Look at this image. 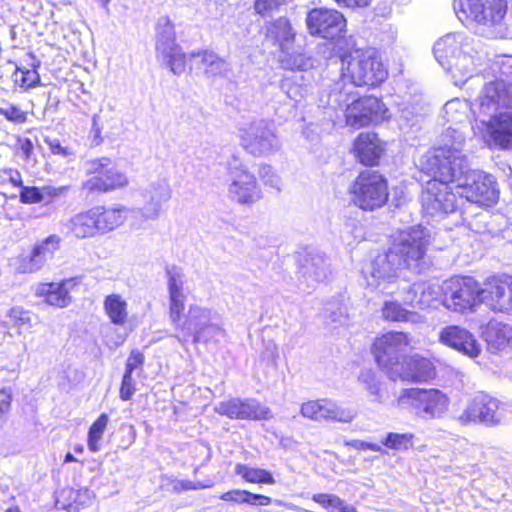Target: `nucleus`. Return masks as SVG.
Segmentation results:
<instances>
[{
	"instance_id": "obj_1",
	"label": "nucleus",
	"mask_w": 512,
	"mask_h": 512,
	"mask_svg": "<svg viewBox=\"0 0 512 512\" xmlns=\"http://www.w3.org/2000/svg\"><path fill=\"white\" fill-rule=\"evenodd\" d=\"M168 311L170 323L176 337L182 344L192 340L197 343H217L226 336L224 319L215 309L199 304L189 305L185 314L187 293L185 275L181 269L172 266L166 269Z\"/></svg>"
},
{
	"instance_id": "obj_2",
	"label": "nucleus",
	"mask_w": 512,
	"mask_h": 512,
	"mask_svg": "<svg viewBox=\"0 0 512 512\" xmlns=\"http://www.w3.org/2000/svg\"><path fill=\"white\" fill-rule=\"evenodd\" d=\"M430 239V229L422 225L392 235L389 249L376 255L362 268L367 284L373 287L392 284L403 268L421 273L428 266L426 251Z\"/></svg>"
},
{
	"instance_id": "obj_3",
	"label": "nucleus",
	"mask_w": 512,
	"mask_h": 512,
	"mask_svg": "<svg viewBox=\"0 0 512 512\" xmlns=\"http://www.w3.org/2000/svg\"><path fill=\"white\" fill-rule=\"evenodd\" d=\"M472 112L490 145L512 147V88L494 80L487 82L472 103Z\"/></svg>"
},
{
	"instance_id": "obj_4",
	"label": "nucleus",
	"mask_w": 512,
	"mask_h": 512,
	"mask_svg": "<svg viewBox=\"0 0 512 512\" xmlns=\"http://www.w3.org/2000/svg\"><path fill=\"white\" fill-rule=\"evenodd\" d=\"M437 62L451 74L456 85L466 83L475 76L487 57L479 39L465 33H449L434 44Z\"/></svg>"
},
{
	"instance_id": "obj_5",
	"label": "nucleus",
	"mask_w": 512,
	"mask_h": 512,
	"mask_svg": "<svg viewBox=\"0 0 512 512\" xmlns=\"http://www.w3.org/2000/svg\"><path fill=\"white\" fill-rule=\"evenodd\" d=\"M448 168L444 167L443 179L453 180L460 194L469 202L490 207L499 199V189L495 178L482 170L471 169L469 162L456 157Z\"/></svg>"
},
{
	"instance_id": "obj_6",
	"label": "nucleus",
	"mask_w": 512,
	"mask_h": 512,
	"mask_svg": "<svg viewBox=\"0 0 512 512\" xmlns=\"http://www.w3.org/2000/svg\"><path fill=\"white\" fill-rule=\"evenodd\" d=\"M453 8L462 23L473 20L484 26L492 38L503 39L510 35L505 22V0H454Z\"/></svg>"
},
{
	"instance_id": "obj_7",
	"label": "nucleus",
	"mask_w": 512,
	"mask_h": 512,
	"mask_svg": "<svg viewBox=\"0 0 512 512\" xmlns=\"http://www.w3.org/2000/svg\"><path fill=\"white\" fill-rule=\"evenodd\" d=\"M444 167L448 168L449 162L440 164V167L426 164L425 169L433 174V178L427 181L421 194L422 210L426 216L440 220L449 214H453L458 208V199L452 191L450 184L453 180L443 179Z\"/></svg>"
},
{
	"instance_id": "obj_8",
	"label": "nucleus",
	"mask_w": 512,
	"mask_h": 512,
	"mask_svg": "<svg viewBox=\"0 0 512 512\" xmlns=\"http://www.w3.org/2000/svg\"><path fill=\"white\" fill-rule=\"evenodd\" d=\"M342 80L348 79L354 86H377L388 75L378 53L373 49H356L341 59Z\"/></svg>"
},
{
	"instance_id": "obj_9",
	"label": "nucleus",
	"mask_w": 512,
	"mask_h": 512,
	"mask_svg": "<svg viewBox=\"0 0 512 512\" xmlns=\"http://www.w3.org/2000/svg\"><path fill=\"white\" fill-rule=\"evenodd\" d=\"M450 399L439 389H403L397 399V406L408 410L415 417L425 420L443 419L449 410Z\"/></svg>"
},
{
	"instance_id": "obj_10",
	"label": "nucleus",
	"mask_w": 512,
	"mask_h": 512,
	"mask_svg": "<svg viewBox=\"0 0 512 512\" xmlns=\"http://www.w3.org/2000/svg\"><path fill=\"white\" fill-rule=\"evenodd\" d=\"M351 199L356 206L373 211L384 206L388 200L387 180L378 171L363 170L349 188Z\"/></svg>"
},
{
	"instance_id": "obj_11",
	"label": "nucleus",
	"mask_w": 512,
	"mask_h": 512,
	"mask_svg": "<svg viewBox=\"0 0 512 512\" xmlns=\"http://www.w3.org/2000/svg\"><path fill=\"white\" fill-rule=\"evenodd\" d=\"M238 137L240 145L255 157L269 156L281 148L273 124L263 119L243 123Z\"/></svg>"
},
{
	"instance_id": "obj_12",
	"label": "nucleus",
	"mask_w": 512,
	"mask_h": 512,
	"mask_svg": "<svg viewBox=\"0 0 512 512\" xmlns=\"http://www.w3.org/2000/svg\"><path fill=\"white\" fill-rule=\"evenodd\" d=\"M483 287L472 277H453L442 285V304L447 309L465 313L482 302Z\"/></svg>"
},
{
	"instance_id": "obj_13",
	"label": "nucleus",
	"mask_w": 512,
	"mask_h": 512,
	"mask_svg": "<svg viewBox=\"0 0 512 512\" xmlns=\"http://www.w3.org/2000/svg\"><path fill=\"white\" fill-rule=\"evenodd\" d=\"M506 405L483 392L475 394L459 416L462 424L480 423L492 427L502 422Z\"/></svg>"
},
{
	"instance_id": "obj_14",
	"label": "nucleus",
	"mask_w": 512,
	"mask_h": 512,
	"mask_svg": "<svg viewBox=\"0 0 512 512\" xmlns=\"http://www.w3.org/2000/svg\"><path fill=\"white\" fill-rule=\"evenodd\" d=\"M156 52L175 75L185 71V54L175 42L174 25L166 16L160 17L156 27Z\"/></svg>"
},
{
	"instance_id": "obj_15",
	"label": "nucleus",
	"mask_w": 512,
	"mask_h": 512,
	"mask_svg": "<svg viewBox=\"0 0 512 512\" xmlns=\"http://www.w3.org/2000/svg\"><path fill=\"white\" fill-rule=\"evenodd\" d=\"M229 178L228 194L233 201L251 206L262 199L263 193L256 177L237 159L229 163Z\"/></svg>"
},
{
	"instance_id": "obj_16",
	"label": "nucleus",
	"mask_w": 512,
	"mask_h": 512,
	"mask_svg": "<svg viewBox=\"0 0 512 512\" xmlns=\"http://www.w3.org/2000/svg\"><path fill=\"white\" fill-rule=\"evenodd\" d=\"M88 173L92 176L84 182L88 192H109L125 187L128 178L109 158L103 157L89 163Z\"/></svg>"
},
{
	"instance_id": "obj_17",
	"label": "nucleus",
	"mask_w": 512,
	"mask_h": 512,
	"mask_svg": "<svg viewBox=\"0 0 512 512\" xmlns=\"http://www.w3.org/2000/svg\"><path fill=\"white\" fill-rule=\"evenodd\" d=\"M410 346V339L403 332H389L378 337L373 345L376 362L390 378V370L396 363H403L405 353Z\"/></svg>"
},
{
	"instance_id": "obj_18",
	"label": "nucleus",
	"mask_w": 512,
	"mask_h": 512,
	"mask_svg": "<svg viewBox=\"0 0 512 512\" xmlns=\"http://www.w3.org/2000/svg\"><path fill=\"white\" fill-rule=\"evenodd\" d=\"M308 31L313 36L333 40L341 37L346 30V19L335 9L314 8L306 17Z\"/></svg>"
},
{
	"instance_id": "obj_19",
	"label": "nucleus",
	"mask_w": 512,
	"mask_h": 512,
	"mask_svg": "<svg viewBox=\"0 0 512 512\" xmlns=\"http://www.w3.org/2000/svg\"><path fill=\"white\" fill-rule=\"evenodd\" d=\"M386 112L387 109L377 97L358 98L346 105V124L354 129H359L383 120Z\"/></svg>"
},
{
	"instance_id": "obj_20",
	"label": "nucleus",
	"mask_w": 512,
	"mask_h": 512,
	"mask_svg": "<svg viewBox=\"0 0 512 512\" xmlns=\"http://www.w3.org/2000/svg\"><path fill=\"white\" fill-rule=\"evenodd\" d=\"M142 207L138 213L144 220L160 217L164 204L172 197V189L166 178H156L140 189Z\"/></svg>"
},
{
	"instance_id": "obj_21",
	"label": "nucleus",
	"mask_w": 512,
	"mask_h": 512,
	"mask_svg": "<svg viewBox=\"0 0 512 512\" xmlns=\"http://www.w3.org/2000/svg\"><path fill=\"white\" fill-rule=\"evenodd\" d=\"M214 411L230 419L267 420L272 417L267 406L251 398H230L221 401L215 405Z\"/></svg>"
},
{
	"instance_id": "obj_22",
	"label": "nucleus",
	"mask_w": 512,
	"mask_h": 512,
	"mask_svg": "<svg viewBox=\"0 0 512 512\" xmlns=\"http://www.w3.org/2000/svg\"><path fill=\"white\" fill-rule=\"evenodd\" d=\"M482 302L495 312L512 314V276H493L483 284Z\"/></svg>"
},
{
	"instance_id": "obj_23",
	"label": "nucleus",
	"mask_w": 512,
	"mask_h": 512,
	"mask_svg": "<svg viewBox=\"0 0 512 512\" xmlns=\"http://www.w3.org/2000/svg\"><path fill=\"white\" fill-rule=\"evenodd\" d=\"M300 413L303 417L313 421L332 420L341 423H350L357 415L356 411L341 407L335 401L327 398L303 403Z\"/></svg>"
},
{
	"instance_id": "obj_24",
	"label": "nucleus",
	"mask_w": 512,
	"mask_h": 512,
	"mask_svg": "<svg viewBox=\"0 0 512 512\" xmlns=\"http://www.w3.org/2000/svg\"><path fill=\"white\" fill-rule=\"evenodd\" d=\"M443 145L435 149L433 154L426 156V164L440 167V164L454 162L456 157L462 158L468 163L467 156L463 152L465 145V135L459 128L449 126L443 134Z\"/></svg>"
},
{
	"instance_id": "obj_25",
	"label": "nucleus",
	"mask_w": 512,
	"mask_h": 512,
	"mask_svg": "<svg viewBox=\"0 0 512 512\" xmlns=\"http://www.w3.org/2000/svg\"><path fill=\"white\" fill-rule=\"evenodd\" d=\"M435 375L433 363L419 355L406 357L403 363H396V367L390 370V379L393 381L426 382Z\"/></svg>"
},
{
	"instance_id": "obj_26",
	"label": "nucleus",
	"mask_w": 512,
	"mask_h": 512,
	"mask_svg": "<svg viewBox=\"0 0 512 512\" xmlns=\"http://www.w3.org/2000/svg\"><path fill=\"white\" fill-rule=\"evenodd\" d=\"M439 342L469 358L481 353V345L475 336L465 328L456 325L446 326L439 332Z\"/></svg>"
},
{
	"instance_id": "obj_27",
	"label": "nucleus",
	"mask_w": 512,
	"mask_h": 512,
	"mask_svg": "<svg viewBox=\"0 0 512 512\" xmlns=\"http://www.w3.org/2000/svg\"><path fill=\"white\" fill-rule=\"evenodd\" d=\"M75 286L73 278L58 283H40L35 289V295L51 306L64 308L71 303L70 292Z\"/></svg>"
},
{
	"instance_id": "obj_28",
	"label": "nucleus",
	"mask_w": 512,
	"mask_h": 512,
	"mask_svg": "<svg viewBox=\"0 0 512 512\" xmlns=\"http://www.w3.org/2000/svg\"><path fill=\"white\" fill-rule=\"evenodd\" d=\"M443 298L442 286L426 282H416L408 287L403 297L405 304L420 309L428 308Z\"/></svg>"
},
{
	"instance_id": "obj_29",
	"label": "nucleus",
	"mask_w": 512,
	"mask_h": 512,
	"mask_svg": "<svg viewBox=\"0 0 512 512\" xmlns=\"http://www.w3.org/2000/svg\"><path fill=\"white\" fill-rule=\"evenodd\" d=\"M356 156L359 161L367 166H374L383 153V146L375 133H361L354 144Z\"/></svg>"
},
{
	"instance_id": "obj_30",
	"label": "nucleus",
	"mask_w": 512,
	"mask_h": 512,
	"mask_svg": "<svg viewBox=\"0 0 512 512\" xmlns=\"http://www.w3.org/2000/svg\"><path fill=\"white\" fill-rule=\"evenodd\" d=\"M191 60L208 78L225 76L230 72L229 63L214 51L201 50L190 54Z\"/></svg>"
},
{
	"instance_id": "obj_31",
	"label": "nucleus",
	"mask_w": 512,
	"mask_h": 512,
	"mask_svg": "<svg viewBox=\"0 0 512 512\" xmlns=\"http://www.w3.org/2000/svg\"><path fill=\"white\" fill-rule=\"evenodd\" d=\"M300 273L314 282H322L330 274V262L323 253L307 252L300 260Z\"/></svg>"
},
{
	"instance_id": "obj_32",
	"label": "nucleus",
	"mask_w": 512,
	"mask_h": 512,
	"mask_svg": "<svg viewBox=\"0 0 512 512\" xmlns=\"http://www.w3.org/2000/svg\"><path fill=\"white\" fill-rule=\"evenodd\" d=\"M278 60L284 69L305 71L313 66V61L308 57L304 48L296 44L294 40L281 47Z\"/></svg>"
},
{
	"instance_id": "obj_33",
	"label": "nucleus",
	"mask_w": 512,
	"mask_h": 512,
	"mask_svg": "<svg viewBox=\"0 0 512 512\" xmlns=\"http://www.w3.org/2000/svg\"><path fill=\"white\" fill-rule=\"evenodd\" d=\"M92 214L98 233H106L114 230L124 222L127 216V209L123 206H95L92 207Z\"/></svg>"
},
{
	"instance_id": "obj_34",
	"label": "nucleus",
	"mask_w": 512,
	"mask_h": 512,
	"mask_svg": "<svg viewBox=\"0 0 512 512\" xmlns=\"http://www.w3.org/2000/svg\"><path fill=\"white\" fill-rule=\"evenodd\" d=\"M68 232L77 238H88L98 234L97 225L92 214V208L75 214L65 224Z\"/></svg>"
},
{
	"instance_id": "obj_35",
	"label": "nucleus",
	"mask_w": 512,
	"mask_h": 512,
	"mask_svg": "<svg viewBox=\"0 0 512 512\" xmlns=\"http://www.w3.org/2000/svg\"><path fill=\"white\" fill-rule=\"evenodd\" d=\"M265 40L271 42L273 46H278L280 49L285 44L291 43L295 40V34L292 27L286 18L280 17L274 22L266 25Z\"/></svg>"
},
{
	"instance_id": "obj_36",
	"label": "nucleus",
	"mask_w": 512,
	"mask_h": 512,
	"mask_svg": "<svg viewBox=\"0 0 512 512\" xmlns=\"http://www.w3.org/2000/svg\"><path fill=\"white\" fill-rule=\"evenodd\" d=\"M486 341L496 350L512 347V326L500 322L490 323L486 331Z\"/></svg>"
},
{
	"instance_id": "obj_37",
	"label": "nucleus",
	"mask_w": 512,
	"mask_h": 512,
	"mask_svg": "<svg viewBox=\"0 0 512 512\" xmlns=\"http://www.w3.org/2000/svg\"><path fill=\"white\" fill-rule=\"evenodd\" d=\"M220 499L232 504H246L249 506H268L272 502V499L268 496L241 489L227 491L220 496Z\"/></svg>"
},
{
	"instance_id": "obj_38",
	"label": "nucleus",
	"mask_w": 512,
	"mask_h": 512,
	"mask_svg": "<svg viewBox=\"0 0 512 512\" xmlns=\"http://www.w3.org/2000/svg\"><path fill=\"white\" fill-rule=\"evenodd\" d=\"M104 310L111 323L123 326L128 317L127 302L119 294H110L104 299Z\"/></svg>"
},
{
	"instance_id": "obj_39",
	"label": "nucleus",
	"mask_w": 512,
	"mask_h": 512,
	"mask_svg": "<svg viewBox=\"0 0 512 512\" xmlns=\"http://www.w3.org/2000/svg\"><path fill=\"white\" fill-rule=\"evenodd\" d=\"M7 327L19 336L31 333L32 315L21 307H13L7 312Z\"/></svg>"
},
{
	"instance_id": "obj_40",
	"label": "nucleus",
	"mask_w": 512,
	"mask_h": 512,
	"mask_svg": "<svg viewBox=\"0 0 512 512\" xmlns=\"http://www.w3.org/2000/svg\"><path fill=\"white\" fill-rule=\"evenodd\" d=\"M494 81L512 88V55H497L489 65Z\"/></svg>"
},
{
	"instance_id": "obj_41",
	"label": "nucleus",
	"mask_w": 512,
	"mask_h": 512,
	"mask_svg": "<svg viewBox=\"0 0 512 512\" xmlns=\"http://www.w3.org/2000/svg\"><path fill=\"white\" fill-rule=\"evenodd\" d=\"M472 112V104H469L465 100L459 98L452 99L443 107V118L446 119L447 123L461 124L464 123L468 118V113Z\"/></svg>"
},
{
	"instance_id": "obj_42",
	"label": "nucleus",
	"mask_w": 512,
	"mask_h": 512,
	"mask_svg": "<svg viewBox=\"0 0 512 512\" xmlns=\"http://www.w3.org/2000/svg\"><path fill=\"white\" fill-rule=\"evenodd\" d=\"M235 473L249 483L268 485L275 484V479L272 474L262 468L251 467L245 464H237L235 466Z\"/></svg>"
},
{
	"instance_id": "obj_43",
	"label": "nucleus",
	"mask_w": 512,
	"mask_h": 512,
	"mask_svg": "<svg viewBox=\"0 0 512 512\" xmlns=\"http://www.w3.org/2000/svg\"><path fill=\"white\" fill-rule=\"evenodd\" d=\"M358 381L362 384L365 390L373 397L372 401L383 403L384 393L382 382L377 374L371 369H364L358 376Z\"/></svg>"
},
{
	"instance_id": "obj_44",
	"label": "nucleus",
	"mask_w": 512,
	"mask_h": 512,
	"mask_svg": "<svg viewBox=\"0 0 512 512\" xmlns=\"http://www.w3.org/2000/svg\"><path fill=\"white\" fill-rule=\"evenodd\" d=\"M382 316L388 321L417 322L419 316L403 308L397 301H385L382 307Z\"/></svg>"
},
{
	"instance_id": "obj_45",
	"label": "nucleus",
	"mask_w": 512,
	"mask_h": 512,
	"mask_svg": "<svg viewBox=\"0 0 512 512\" xmlns=\"http://www.w3.org/2000/svg\"><path fill=\"white\" fill-rule=\"evenodd\" d=\"M312 500L328 512H356V509L335 494L318 493Z\"/></svg>"
},
{
	"instance_id": "obj_46",
	"label": "nucleus",
	"mask_w": 512,
	"mask_h": 512,
	"mask_svg": "<svg viewBox=\"0 0 512 512\" xmlns=\"http://www.w3.org/2000/svg\"><path fill=\"white\" fill-rule=\"evenodd\" d=\"M13 266L15 267V270L21 274L35 273L44 267L33 248L30 251L22 252L15 257L13 259Z\"/></svg>"
},
{
	"instance_id": "obj_47",
	"label": "nucleus",
	"mask_w": 512,
	"mask_h": 512,
	"mask_svg": "<svg viewBox=\"0 0 512 512\" xmlns=\"http://www.w3.org/2000/svg\"><path fill=\"white\" fill-rule=\"evenodd\" d=\"M60 244L61 238L58 235L52 234L42 241L37 242L33 246V249L35 250L42 264L45 265L49 259L53 258L55 252L59 250Z\"/></svg>"
},
{
	"instance_id": "obj_48",
	"label": "nucleus",
	"mask_w": 512,
	"mask_h": 512,
	"mask_svg": "<svg viewBox=\"0 0 512 512\" xmlns=\"http://www.w3.org/2000/svg\"><path fill=\"white\" fill-rule=\"evenodd\" d=\"M421 117L420 107L404 104L399 109L398 125L401 130L408 132L419 123Z\"/></svg>"
},
{
	"instance_id": "obj_49",
	"label": "nucleus",
	"mask_w": 512,
	"mask_h": 512,
	"mask_svg": "<svg viewBox=\"0 0 512 512\" xmlns=\"http://www.w3.org/2000/svg\"><path fill=\"white\" fill-rule=\"evenodd\" d=\"M109 422V417L107 414L102 413L91 425L88 432V448L92 452H97L100 450V440L106 430V427Z\"/></svg>"
},
{
	"instance_id": "obj_50",
	"label": "nucleus",
	"mask_w": 512,
	"mask_h": 512,
	"mask_svg": "<svg viewBox=\"0 0 512 512\" xmlns=\"http://www.w3.org/2000/svg\"><path fill=\"white\" fill-rule=\"evenodd\" d=\"M38 66L39 63L37 65H33L32 69L17 67L13 74L15 84L24 90H29L38 86L40 84V76L37 72Z\"/></svg>"
},
{
	"instance_id": "obj_51",
	"label": "nucleus",
	"mask_w": 512,
	"mask_h": 512,
	"mask_svg": "<svg viewBox=\"0 0 512 512\" xmlns=\"http://www.w3.org/2000/svg\"><path fill=\"white\" fill-rule=\"evenodd\" d=\"M414 436L411 433H393L390 432L387 434V436L382 441V444L386 446L389 449L393 450H402V449H408L410 446H412V440Z\"/></svg>"
},
{
	"instance_id": "obj_52",
	"label": "nucleus",
	"mask_w": 512,
	"mask_h": 512,
	"mask_svg": "<svg viewBox=\"0 0 512 512\" xmlns=\"http://www.w3.org/2000/svg\"><path fill=\"white\" fill-rule=\"evenodd\" d=\"M0 115L4 116L8 121L15 124H23L27 121L26 112L9 102H4L0 106Z\"/></svg>"
},
{
	"instance_id": "obj_53",
	"label": "nucleus",
	"mask_w": 512,
	"mask_h": 512,
	"mask_svg": "<svg viewBox=\"0 0 512 512\" xmlns=\"http://www.w3.org/2000/svg\"><path fill=\"white\" fill-rule=\"evenodd\" d=\"M258 175L260 179L263 181L264 185L275 189L280 192L282 187V181L279 175H277L272 167L267 164H262L259 167Z\"/></svg>"
},
{
	"instance_id": "obj_54",
	"label": "nucleus",
	"mask_w": 512,
	"mask_h": 512,
	"mask_svg": "<svg viewBox=\"0 0 512 512\" xmlns=\"http://www.w3.org/2000/svg\"><path fill=\"white\" fill-rule=\"evenodd\" d=\"M324 316L332 324H343L346 320V308L338 303H329L324 308Z\"/></svg>"
},
{
	"instance_id": "obj_55",
	"label": "nucleus",
	"mask_w": 512,
	"mask_h": 512,
	"mask_svg": "<svg viewBox=\"0 0 512 512\" xmlns=\"http://www.w3.org/2000/svg\"><path fill=\"white\" fill-rule=\"evenodd\" d=\"M284 2L285 0H256L254 9L257 14L266 17L276 11Z\"/></svg>"
},
{
	"instance_id": "obj_56",
	"label": "nucleus",
	"mask_w": 512,
	"mask_h": 512,
	"mask_svg": "<svg viewBox=\"0 0 512 512\" xmlns=\"http://www.w3.org/2000/svg\"><path fill=\"white\" fill-rule=\"evenodd\" d=\"M20 201L24 204H36L43 202L41 188L24 186L20 191Z\"/></svg>"
},
{
	"instance_id": "obj_57",
	"label": "nucleus",
	"mask_w": 512,
	"mask_h": 512,
	"mask_svg": "<svg viewBox=\"0 0 512 512\" xmlns=\"http://www.w3.org/2000/svg\"><path fill=\"white\" fill-rule=\"evenodd\" d=\"M136 391V381L132 374L124 373L121 387L119 391V397L123 401H128L132 398Z\"/></svg>"
},
{
	"instance_id": "obj_58",
	"label": "nucleus",
	"mask_w": 512,
	"mask_h": 512,
	"mask_svg": "<svg viewBox=\"0 0 512 512\" xmlns=\"http://www.w3.org/2000/svg\"><path fill=\"white\" fill-rule=\"evenodd\" d=\"M281 83L282 90L290 99L298 101L300 98H302V88L296 84L298 83L296 79L284 78Z\"/></svg>"
},
{
	"instance_id": "obj_59",
	"label": "nucleus",
	"mask_w": 512,
	"mask_h": 512,
	"mask_svg": "<svg viewBox=\"0 0 512 512\" xmlns=\"http://www.w3.org/2000/svg\"><path fill=\"white\" fill-rule=\"evenodd\" d=\"M66 493L76 497L75 510L80 506L89 505L93 498V493L88 488L73 489L66 488Z\"/></svg>"
},
{
	"instance_id": "obj_60",
	"label": "nucleus",
	"mask_w": 512,
	"mask_h": 512,
	"mask_svg": "<svg viewBox=\"0 0 512 512\" xmlns=\"http://www.w3.org/2000/svg\"><path fill=\"white\" fill-rule=\"evenodd\" d=\"M341 238L350 245L352 240H360L363 238L362 228L356 224H346L341 232Z\"/></svg>"
},
{
	"instance_id": "obj_61",
	"label": "nucleus",
	"mask_w": 512,
	"mask_h": 512,
	"mask_svg": "<svg viewBox=\"0 0 512 512\" xmlns=\"http://www.w3.org/2000/svg\"><path fill=\"white\" fill-rule=\"evenodd\" d=\"M143 363L144 355L138 350H133L127 359L124 373L133 375V372L136 369L141 368Z\"/></svg>"
},
{
	"instance_id": "obj_62",
	"label": "nucleus",
	"mask_w": 512,
	"mask_h": 512,
	"mask_svg": "<svg viewBox=\"0 0 512 512\" xmlns=\"http://www.w3.org/2000/svg\"><path fill=\"white\" fill-rule=\"evenodd\" d=\"M68 190V187H54V186H43L41 187V194L43 195V201L49 202L53 198L59 197Z\"/></svg>"
},
{
	"instance_id": "obj_63",
	"label": "nucleus",
	"mask_w": 512,
	"mask_h": 512,
	"mask_svg": "<svg viewBox=\"0 0 512 512\" xmlns=\"http://www.w3.org/2000/svg\"><path fill=\"white\" fill-rule=\"evenodd\" d=\"M76 497L66 493V488L62 489L57 497V504H60L63 509L71 512L75 510Z\"/></svg>"
},
{
	"instance_id": "obj_64",
	"label": "nucleus",
	"mask_w": 512,
	"mask_h": 512,
	"mask_svg": "<svg viewBox=\"0 0 512 512\" xmlns=\"http://www.w3.org/2000/svg\"><path fill=\"white\" fill-rule=\"evenodd\" d=\"M45 143L48 145L50 151L54 155H61V156L66 157L70 154L67 147L62 146L58 139L46 138Z\"/></svg>"
}]
</instances>
